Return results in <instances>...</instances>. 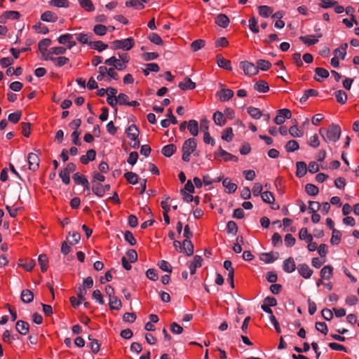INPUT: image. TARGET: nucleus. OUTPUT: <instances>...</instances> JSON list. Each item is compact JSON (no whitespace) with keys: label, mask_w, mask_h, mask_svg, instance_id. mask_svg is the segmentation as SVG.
Returning <instances> with one entry per match:
<instances>
[{"label":"nucleus","mask_w":359,"mask_h":359,"mask_svg":"<svg viewBox=\"0 0 359 359\" xmlns=\"http://www.w3.org/2000/svg\"><path fill=\"white\" fill-rule=\"evenodd\" d=\"M222 184L226 189V192L229 194L234 193L237 189V185L235 183L231 182L229 178H225L222 181Z\"/></svg>","instance_id":"26"},{"label":"nucleus","mask_w":359,"mask_h":359,"mask_svg":"<svg viewBox=\"0 0 359 359\" xmlns=\"http://www.w3.org/2000/svg\"><path fill=\"white\" fill-rule=\"evenodd\" d=\"M233 133L231 128H227L224 130L222 135V139L226 141L231 142L233 140Z\"/></svg>","instance_id":"55"},{"label":"nucleus","mask_w":359,"mask_h":359,"mask_svg":"<svg viewBox=\"0 0 359 359\" xmlns=\"http://www.w3.org/2000/svg\"><path fill=\"white\" fill-rule=\"evenodd\" d=\"M92 48L97 50L99 52H102V50L107 49L108 48V45L104 43L101 41H92L91 45H90Z\"/></svg>","instance_id":"51"},{"label":"nucleus","mask_w":359,"mask_h":359,"mask_svg":"<svg viewBox=\"0 0 359 359\" xmlns=\"http://www.w3.org/2000/svg\"><path fill=\"white\" fill-rule=\"evenodd\" d=\"M323 129H320L319 133L325 142H337L340 138L341 128L339 126L332 123L326 130V135L323 134Z\"/></svg>","instance_id":"1"},{"label":"nucleus","mask_w":359,"mask_h":359,"mask_svg":"<svg viewBox=\"0 0 359 359\" xmlns=\"http://www.w3.org/2000/svg\"><path fill=\"white\" fill-rule=\"evenodd\" d=\"M214 155H215V158H217L219 156L223 157V158L225 161H238L237 156L226 151L225 150H224L222 148V147H219L218 148L217 151H216L214 153Z\"/></svg>","instance_id":"6"},{"label":"nucleus","mask_w":359,"mask_h":359,"mask_svg":"<svg viewBox=\"0 0 359 359\" xmlns=\"http://www.w3.org/2000/svg\"><path fill=\"white\" fill-rule=\"evenodd\" d=\"M134 39L132 37L123 40H115L111 43V48L114 49H123V50H129L134 46Z\"/></svg>","instance_id":"2"},{"label":"nucleus","mask_w":359,"mask_h":359,"mask_svg":"<svg viewBox=\"0 0 359 359\" xmlns=\"http://www.w3.org/2000/svg\"><path fill=\"white\" fill-rule=\"evenodd\" d=\"M79 5L88 12L95 11V6L91 0H78Z\"/></svg>","instance_id":"37"},{"label":"nucleus","mask_w":359,"mask_h":359,"mask_svg":"<svg viewBox=\"0 0 359 359\" xmlns=\"http://www.w3.org/2000/svg\"><path fill=\"white\" fill-rule=\"evenodd\" d=\"M57 18V15L50 11L44 12L41 16V20L47 22H56Z\"/></svg>","instance_id":"22"},{"label":"nucleus","mask_w":359,"mask_h":359,"mask_svg":"<svg viewBox=\"0 0 359 359\" xmlns=\"http://www.w3.org/2000/svg\"><path fill=\"white\" fill-rule=\"evenodd\" d=\"M124 177L128 181V183L131 184H136L138 182L139 177L138 175L133 172H127L124 174Z\"/></svg>","instance_id":"36"},{"label":"nucleus","mask_w":359,"mask_h":359,"mask_svg":"<svg viewBox=\"0 0 359 359\" xmlns=\"http://www.w3.org/2000/svg\"><path fill=\"white\" fill-rule=\"evenodd\" d=\"M333 267L330 265H327L323 267L320 271V276L322 279L330 280L332 276Z\"/></svg>","instance_id":"27"},{"label":"nucleus","mask_w":359,"mask_h":359,"mask_svg":"<svg viewBox=\"0 0 359 359\" xmlns=\"http://www.w3.org/2000/svg\"><path fill=\"white\" fill-rule=\"evenodd\" d=\"M215 22L218 26L222 28H226L229 26L230 21L225 14L220 13L215 18Z\"/></svg>","instance_id":"17"},{"label":"nucleus","mask_w":359,"mask_h":359,"mask_svg":"<svg viewBox=\"0 0 359 359\" xmlns=\"http://www.w3.org/2000/svg\"><path fill=\"white\" fill-rule=\"evenodd\" d=\"M297 270L301 276L308 279L311 278L313 271L306 264H300L297 266Z\"/></svg>","instance_id":"11"},{"label":"nucleus","mask_w":359,"mask_h":359,"mask_svg":"<svg viewBox=\"0 0 359 359\" xmlns=\"http://www.w3.org/2000/svg\"><path fill=\"white\" fill-rule=\"evenodd\" d=\"M240 67L243 70L245 74L248 76H253L259 73L258 68L253 63L248 61L241 62Z\"/></svg>","instance_id":"4"},{"label":"nucleus","mask_w":359,"mask_h":359,"mask_svg":"<svg viewBox=\"0 0 359 359\" xmlns=\"http://www.w3.org/2000/svg\"><path fill=\"white\" fill-rule=\"evenodd\" d=\"M226 231L228 233L236 235L238 232V226L234 221H229L226 225Z\"/></svg>","instance_id":"56"},{"label":"nucleus","mask_w":359,"mask_h":359,"mask_svg":"<svg viewBox=\"0 0 359 359\" xmlns=\"http://www.w3.org/2000/svg\"><path fill=\"white\" fill-rule=\"evenodd\" d=\"M21 116V111H17L10 114L8 116V120L11 123H17L20 120Z\"/></svg>","instance_id":"58"},{"label":"nucleus","mask_w":359,"mask_h":359,"mask_svg":"<svg viewBox=\"0 0 359 359\" xmlns=\"http://www.w3.org/2000/svg\"><path fill=\"white\" fill-rule=\"evenodd\" d=\"M283 269L285 272L290 273L295 271L296 264L292 257H289L283 262Z\"/></svg>","instance_id":"14"},{"label":"nucleus","mask_w":359,"mask_h":359,"mask_svg":"<svg viewBox=\"0 0 359 359\" xmlns=\"http://www.w3.org/2000/svg\"><path fill=\"white\" fill-rule=\"evenodd\" d=\"M147 38L151 43L156 45H162L163 43L161 36L154 32L150 33Z\"/></svg>","instance_id":"48"},{"label":"nucleus","mask_w":359,"mask_h":359,"mask_svg":"<svg viewBox=\"0 0 359 359\" xmlns=\"http://www.w3.org/2000/svg\"><path fill=\"white\" fill-rule=\"evenodd\" d=\"M96 156V152L94 149H89L86 155H83L80 157L81 162L86 165L90 161H93L95 158Z\"/></svg>","instance_id":"19"},{"label":"nucleus","mask_w":359,"mask_h":359,"mask_svg":"<svg viewBox=\"0 0 359 359\" xmlns=\"http://www.w3.org/2000/svg\"><path fill=\"white\" fill-rule=\"evenodd\" d=\"M188 130H189L191 135L196 137L198 134V123L194 119H191L188 122L187 126Z\"/></svg>","instance_id":"28"},{"label":"nucleus","mask_w":359,"mask_h":359,"mask_svg":"<svg viewBox=\"0 0 359 359\" xmlns=\"http://www.w3.org/2000/svg\"><path fill=\"white\" fill-rule=\"evenodd\" d=\"M306 192L312 196H316L318 194V188L313 184H307L305 186Z\"/></svg>","instance_id":"52"},{"label":"nucleus","mask_w":359,"mask_h":359,"mask_svg":"<svg viewBox=\"0 0 359 359\" xmlns=\"http://www.w3.org/2000/svg\"><path fill=\"white\" fill-rule=\"evenodd\" d=\"M76 169V166L74 163H68L66 167L60 171L59 177L65 184L67 185L70 183L69 175L74 172Z\"/></svg>","instance_id":"3"},{"label":"nucleus","mask_w":359,"mask_h":359,"mask_svg":"<svg viewBox=\"0 0 359 359\" xmlns=\"http://www.w3.org/2000/svg\"><path fill=\"white\" fill-rule=\"evenodd\" d=\"M158 266L163 271H166L168 273L172 272V266L170 264V263L168 262L167 261H165V260L160 261L158 264Z\"/></svg>","instance_id":"61"},{"label":"nucleus","mask_w":359,"mask_h":359,"mask_svg":"<svg viewBox=\"0 0 359 359\" xmlns=\"http://www.w3.org/2000/svg\"><path fill=\"white\" fill-rule=\"evenodd\" d=\"M309 211L310 213H314L320 209L321 205L317 201H309Z\"/></svg>","instance_id":"62"},{"label":"nucleus","mask_w":359,"mask_h":359,"mask_svg":"<svg viewBox=\"0 0 359 359\" xmlns=\"http://www.w3.org/2000/svg\"><path fill=\"white\" fill-rule=\"evenodd\" d=\"M75 36L76 40L81 43L91 45L92 41L90 39L92 37V34H88L85 33H76L74 34Z\"/></svg>","instance_id":"20"},{"label":"nucleus","mask_w":359,"mask_h":359,"mask_svg":"<svg viewBox=\"0 0 359 359\" xmlns=\"http://www.w3.org/2000/svg\"><path fill=\"white\" fill-rule=\"evenodd\" d=\"M299 148V143L294 140H290L285 146V149L287 152H293L298 150Z\"/></svg>","instance_id":"38"},{"label":"nucleus","mask_w":359,"mask_h":359,"mask_svg":"<svg viewBox=\"0 0 359 359\" xmlns=\"http://www.w3.org/2000/svg\"><path fill=\"white\" fill-rule=\"evenodd\" d=\"M16 330L22 335H25L29 332V325L24 320H18L15 324Z\"/></svg>","instance_id":"15"},{"label":"nucleus","mask_w":359,"mask_h":359,"mask_svg":"<svg viewBox=\"0 0 359 359\" xmlns=\"http://www.w3.org/2000/svg\"><path fill=\"white\" fill-rule=\"evenodd\" d=\"M124 238L132 246L135 245L137 243L133 233L130 231H125Z\"/></svg>","instance_id":"60"},{"label":"nucleus","mask_w":359,"mask_h":359,"mask_svg":"<svg viewBox=\"0 0 359 359\" xmlns=\"http://www.w3.org/2000/svg\"><path fill=\"white\" fill-rule=\"evenodd\" d=\"M182 90H193L196 88V83L189 77H185L184 81L180 82L178 85Z\"/></svg>","instance_id":"23"},{"label":"nucleus","mask_w":359,"mask_h":359,"mask_svg":"<svg viewBox=\"0 0 359 359\" xmlns=\"http://www.w3.org/2000/svg\"><path fill=\"white\" fill-rule=\"evenodd\" d=\"M177 150V147L173 144H169L164 146L161 149V153L165 157H170Z\"/></svg>","instance_id":"30"},{"label":"nucleus","mask_w":359,"mask_h":359,"mask_svg":"<svg viewBox=\"0 0 359 359\" xmlns=\"http://www.w3.org/2000/svg\"><path fill=\"white\" fill-rule=\"evenodd\" d=\"M27 162L29 163V169L32 171H36L39 168V158L35 153H29L27 155Z\"/></svg>","instance_id":"5"},{"label":"nucleus","mask_w":359,"mask_h":359,"mask_svg":"<svg viewBox=\"0 0 359 359\" xmlns=\"http://www.w3.org/2000/svg\"><path fill=\"white\" fill-rule=\"evenodd\" d=\"M263 201L266 203L271 204L274 202L275 198L273 194L271 191H266L261 195Z\"/></svg>","instance_id":"50"},{"label":"nucleus","mask_w":359,"mask_h":359,"mask_svg":"<svg viewBox=\"0 0 359 359\" xmlns=\"http://www.w3.org/2000/svg\"><path fill=\"white\" fill-rule=\"evenodd\" d=\"M318 95V92L316 90L314 89H307L304 90V95L302 97L299 99V102L302 104L305 103L309 97H316Z\"/></svg>","instance_id":"32"},{"label":"nucleus","mask_w":359,"mask_h":359,"mask_svg":"<svg viewBox=\"0 0 359 359\" xmlns=\"http://www.w3.org/2000/svg\"><path fill=\"white\" fill-rule=\"evenodd\" d=\"M217 63V65L222 69L231 71L232 67H231V62L229 60H226L223 57V56L220 54H217L216 56Z\"/></svg>","instance_id":"13"},{"label":"nucleus","mask_w":359,"mask_h":359,"mask_svg":"<svg viewBox=\"0 0 359 359\" xmlns=\"http://www.w3.org/2000/svg\"><path fill=\"white\" fill-rule=\"evenodd\" d=\"M297 171L296 175L297 177L301 178L304 177L307 172V165L304 161H298L296 163Z\"/></svg>","instance_id":"24"},{"label":"nucleus","mask_w":359,"mask_h":359,"mask_svg":"<svg viewBox=\"0 0 359 359\" xmlns=\"http://www.w3.org/2000/svg\"><path fill=\"white\" fill-rule=\"evenodd\" d=\"M170 331L175 334H180L183 332V327L174 322L170 325Z\"/></svg>","instance_id":"64"},{"label":"nucleus","mask_w":359,"mask_h":359,"mask_svg":"<svg viewBox=\"0 0 359 359\" xmlns=\"http://www.w3.org/2000/svg\"><path fill=\"white\" fill-rule=\"evenodd\" d=\"M21 300L26 304L30 303L34 299L32 292L28 289H25L21 292Z\"/></svg>","instance_id":"29"},{"label":"nucleus","mask_w":359,"mask_h":359,"mask_svg":"<svg viewBox=\"0 0 359 359\" xmlns=\"http://www.w3.org/2000/svg\"><path fill=\"white\" fill-rule=\"evenodd\" d=\"M202 258L199 255H195L194 257V260L189 264V268L190 270V273L194 275L196 273V270L197 268L201 266Z\"/></svg>","instance_id":"16"},{"label":"nucleus","mask_w":359,"mask_h":359,"mask_svg":"<svg viewBox=\"0 0 359 359\" xmlns=\"http://www.w3.org/2000/svg\"><path fill=\"white\" fill-rule=\"evenodd\" d=\"M289 133L294 137H300L304 135V133L299 130L297 125L292 126L289 128Z\"/></svg>","instance_id":"59"},{"label":"nucleus","mask_w":359,"mask_h":359,"mask_svg":"<svg viewBox=\"0 0 359 359\" xmlns=\"http://www.w3.org/2000/svg\"><path fill=\"white\" fill-rule=\"evenodd\" d=\"M205 42L204 40L197 39V40L194 41L191 43V48L193 51L196 52V51L199 50L200 49H201L202 48H203L205 46Z\"/></svg>","instance_id":"44"},{"label":"nucleus","mask_w":359,"mask_h":359,"mask_svg":"<svg viewBox=\"0 0 359 359\" xmlns=\"http://www.w3.org/2000/svg\"><path fill=\"white\" fill-rule=\"evenodd\" d=\"M51 40L50 39H43L38 43L39 50L41 53L47 51V48L50 46Z\"/></svg>","instance_id":"49"},{"label":"nucleus","mask_w":359,"mask_h":359,"mask_svg":"<svg viewBox=\"0 0 359 359\" xmlns=\"http://www.w3.org/2000/svg\"><path fill=\"white\" fill-rule=\"evenodd\" d=\"M335 97L337 101L340 104H345L347 100V94L342 90L335 92Z\"/></svg>","instance_id":"40"},{"label":"nucleus","mask_w":359,"mask_h":359,"mask_svg":"<svg viewBox=\"0 0 359 359\" xmlns=\"http://www.w3.org/2000/svg\"><path fill=\"white\" fill-rule=\"evenodd\" d=\"M254 89L259 93H266L269 90V86L264 80L257 81L253 86Z\"/></svg>","instance_id":"18"},{"label":"nucleus","mask_w":359,"mask_h":359,"mask_svg":"<svg viewBox=\"0 0 359 359\" xmlns=\"http://www.w3.org/2000/svg\"><path fill=\"white\" fill-rule=\"evenodd\" d=\"M258 11L261 16L267 18L272 13L273 10L268 6H259L258 7Z\"/></svg>","instance_id":"39"},{"label":"nucleus","mask_w":359,"mask_h":359,"mask_svg":"<svg viewBox=\"0 0 359 359\" xmlns=\"http://www.w3.org/2000/svg\"><path fill=\"white\" fill-rule=\"evenodd\" d=\"M213 121L216 125L220 126H224L226 123V118L224 114L219 111L214 113Z\"/></svg>","instance_id":"31"},{"label":"nucleus","mask_w":359,"mask_h":359,"mask_svg":"<svg viewBox=\"0 0 359 359\" xmlns=\"http://www.w3.org/2000/svg\"><path fill=\"white\" fill-rule=\"evenodd\" d=\"M127 7H134L137 10H142L144 8V5L142 2L138 0H128L126 2Z\"/></svg>","instance_id":"42"},{"label":"nucleus","mask_w":359,"mask_h":359,"mask_svg":"<svg viewBox=\"0 0 359 359\" xmlns=\"http://www.w3.org/2000/svg\"><path fill=\"white\" fill-rule=\"evenodd\" d=\"M341 233L340 231L333 229L332 231V236L331 238L330 242L332 245H338L341 241Z\"/></svg>","instance_id":"46"},{"label":"nucleus","mask_w":359,"mask_h":359,"mask_svg":"<svg viewBox=\"0 0 359 359\" xmlns=\"http://www.w3.org/2000/svg\"><path fill=\"white\" fill-rule=\"evenodd\" d=\"M109 308L111 310H119L122 306L121 301L116 296L109 297Z\"/></svg>","instance_id":"33"},{"label":"nucleus","mask_w":359,"mask_h":359,"mask_svg":"<svg viewBox=\"0 0 359 359\" xmlns=\"http://www.w3.org/2000/svg\"><path fill=\"white\" fill-rule=\"evenodd\" d=\"M49 4L58 8H68L69 2L67 0H50Z\"/></svg>","instance_id":"41"},{"label":"nucleus","mask_w":359,"mask_h":359,"mask_svg":"<svg viewBox=\"0 0 359 359\" xmlns=\"http://www.w3.org/2000/svg\"><path fill=\"white\" fill-rule=\"evenodd\" d=\"M72 178L76 184L83 185L87 184L88 180L86 179V177L79 172H76L75 174H74Z\"/></svg>","instance_id":"43"},{"label":"nucleus","mask_w":359,"mask_h":359,"mask_svg":"<svg viewBox=\"0 0 359 359\" xmlns=\"http://www.w3.org/2000/svg\"><path fill=\"white\" fill-rule=\"evenodd\" d=\"M69 61V59L68 57H66L65 56H60L57 57H54L53 62L57 67H60L68 63Z\"/></svg>","instance_id":"57"},{"label":"nucleus","mask_w":359,"mask_h":359,"mask_svg":"<svg viewBox=\"0 0 359 359\" xmlns=\"http://www.w3.org/2000/svg\"><path fill=\"white\" fill-rule=\"evenodd\" d=\"M233 95V91L229 88H222L220 90H218L216 94L222 102L229 101L232 98Z\"/></svg>","instance_id":"10"},{"label":"nucleus","mask_w":359,"mask_h":359,"mask_svg":"<svg viewBox=\"0 0 359 359\" xmlns=\"http://www.w3.org/2000/svg\"><path fill=\"white\" fill-rule=\"evenodd\" d=\"M196 141L194 138H189L184 141L182 145V152L193 153L196 149Z\"/></svg>","instance_id":"9"},{"label":"nucleus","mask_w":359,"mask_h":359,"mask_svg":"<svg viewBox=\"0 0 359 359\" xmlns=\"http://www.w3.org/2000/svg\"><path fill=\"white\" fill-rule=\"evenodd\" d=\"M38 262L40 265L41 270L43 273L46 272L48 269V259L46 254H41L38 257Z\"/></svg>","instance_id":"34"},{"label":"nucleus","mask_w":359,"mask_h":359,"mask_svg":"<svg viewBox=\"0 0 359 359\" xmlns=\"http://www.w3.org/2000/svg\"><path fill=\"white\" fill-rule=\"evenodd\" d=\"M126 133L131 140H135L136 137H138L139 130L135 124L129 126L126 130Z\"/></svg>","instance_id":"21"},{"label":"nucleus","mask_w":359,"mask_h":359,"mask_svg":"<svg viewBox=\"0 0 359 359\" xmlns=\"http://www.w3.org/2000/svg\"><path fill=\"white\" fill-rule=\"evenodd\" d=\"M316 329L324 334H327L328 332L327 324L324 322H317L315 325Z\"/></svg>","instance_id":"63"},{"label":"nucleus","mask_w":359,"mask_h":359,"mask_svg":"<svg viewBox=\"0 0 359 359\" xmlns=\"http://www.w3.org/2000/svg\"><path fill=\"white\" fill-rule=\"evenodd\" d=\"M107 27L103 25H96L93 27L94 33L98 36H104L107 33Z\"/></svg>","instance_id":"54"},{"label":"nucleus","mask_w":359,"mask_h":359,"mask_svg":"<svg viewBox=\"0 0 359 359\" xmlns=\"http://www.w3.org/2000/svg\"><path fill=\"white\" fill-rule=\"evenodd\" d=\"M278 257L279 253L278 252H263L259 255L260 260L266 264L273 263L278 259Z\"/></svg>","instance_id":"7"},{"label":"nucleus","mask_w":359,"mask_h":359,"mask_svg":"<svg viewBox=\"0 0 359 359\" xmlns=\"http://www.w3.org/2000/svg\"><path fill=\"white\" fill-rule=\"evenodd\" d=\"M310 37H314V36H302L299 38V39L308 46H312L318 42V39H310Z\"/></svg>","instance_id":"47"},{"label":"nucleus","mask_w":359,"mask_h":359,"mask_svg":"<svg viewBox=\"0 0 359 359\" xmlns=\"http://www.w3.org/2000/svg\"><path fill=\"white\" fill-rule=\"evenodd\" d=\"M248 113L254 118L259 119L262 116L261 111L256 107H249L247 109Z\"/></svg>","instance_id":"53"},{"label":"nucleus","mask_w":359,"mask_h":359,"mask_svg":"<svg viewBox=\"0 0 359 359\" xmlns=\"http://www.w3.org/2000/svg\"><path fill=\"white\" fill-rule=\"evenodd\" d=\"M190 239L191 238H185L182 243V248H181V252L186 254L187 256L193 255L194 252V246Z\"/></svg>","instance_id":"8"},{"label":"nucleus","mask_w":359,"mask_h":359,"mask_svg":"<svg viewBox=\"0 0 359 359\" xmlns=\"http://www.w3.org/2000/svg\"><path fill=\"white\" fill-rule=\"evenodd\" d=\"M315 73L316 75L314 76V79L318 82L321 81L320 77L322 79H327L330 75L329 72L322 67H316L315 69Z\"/></svg>","instance_id":"25"},{"label":"nucleus","mask_w":359,"mask_h":359,"mask_svg":"<svg viewBox=\"0 0 359 359\" xmlns=\"http://www.w3.org/2000/svg\"><path fill=\"white\" fill-rule=\"evenodd\" d=\"M104 64L109 66H112V68L116 69L120 71L125 69L126 67V66L123 63H121V61L116 59L114 56H112L109 59H107L104 61Z\"/></svg>","instance_id":"12"},{"label":"nucleus","mask_w":359,"mask_h":359,"mask_svg":"<svg viewBox=\"0 0 359 359\" xmlns=\"http://www.w3.org/2000/svg\"><path fill=\"white\" fill-rule=\"evenodd\" d=\"M271 64L270 62L265 60H259L257 62L256 67L258 68V71H259V69L266 71L271 67Z\"/></svg>","instance_id":"45"},{"label":"nucleus","mask_w":359,"mask_h":359,"mask_svg":"<svg viewBox=\"0 0 359 359\" xmlns=\"http://www.w3.org/2000/svg\"><path fill=\"white\" fill-rule=\"evenodd\" d=\"M92 191L94 194H95L98 197L103 196V187L102 184L100 182H97L95 181H92Z\"/></svg>","instance_id":"35"}]
</instances>
